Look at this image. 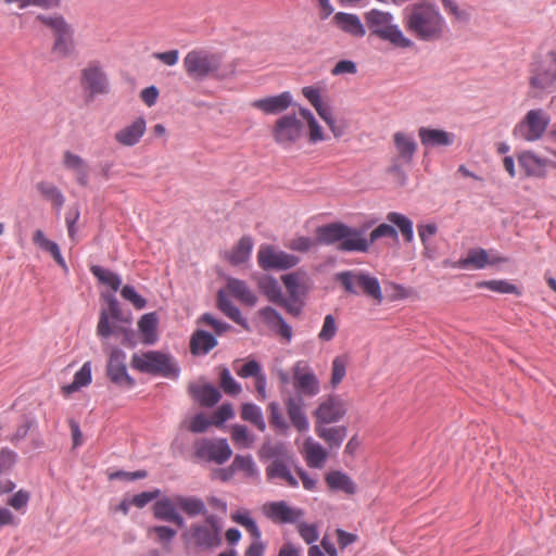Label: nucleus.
<instances>
[{"mask_svg":"<svg viewBox=\"0 0 556 556\" xmlns=\"http://www.w3.org/2000/svg\"><path fill=\"white\" fill-rule=\"evenodd\" d=\"M405 28L417 39L433 41L442 37L445 22L439 9L426 0H421L404 12Z\"/></svg>","mask_w":556,"mask_h":556,"instance_id":"obj_1","label":"nucleus"},{"mask_svg":"<svg viewBox=\"0 0 556 556\" xmlns=\"http://www.w3.org/2000/svg\"><path fill=\"white\" fill-rule=\"evenodd\" d=\"M271 455L276 457L265 468L268 481L295 489L299 486L300 479L305 490L314 491L316 489L317 481L302 467L296 466L291 456L285 455L282 444L274 446Z\"/></svg>","mask_w":556,"mask_h":556,"instance_id":"obj_2","label":"nucleus"},{"mask_svg":"<svg viewBox=\"0 0 556 556\" xmlns=\"http://www.w3.org/2000/svg\"><path fill=\"white\" fill-rule=\"evenodd\" d=\"M222 526L215 515H207L204 520L193 522L182 532L186 548L194 553L210 552L222 544Z\"/></svg>","mask_w":556,"mask_h":556,"instance_id":"obj_3","label":"nucleus"},{"mask_svg":"<svg viewBox=\"0 0 556 556\" xmlns=\"http://www.w3.org/2000/svg\"><path fill=\"white\" fill-rule=\"evenodd\" d=\"M317 240L323 244H338L342 252H367L369 242L357 228L342 223H331L317 228Z\"/></svg>","mask_w":556,"mask_h":556,"instance_id":"obj_4","label":"nucleus"},{"mask_svg":"<svg viewBox=\"0 0 556 556\" xmlns=\"http://www.w3.org/2000/svg\"><path fill=\"white\" fill-rule=\"evenodd\" d=\"M364 20L370 36L387 41L396 48L407 49L414 45L404 35L390 12L372 9L364 14Z\"/></svg>","mask_w":556,"mask_h":556,"instance_id":"obj_5","label":"nucleus"},{"mask_svg":"<svg viewBox=\"0 0 556 556\" xmlns=\"http://www.w3.org/2000/svg\"><path fill=\"white\" fill-rule=\"evenodd\" d=\"M36 21L47 26L53 37L51 53L59 58H70L75 52V30L73 26L61 14H38Z\"/></svg>","mask_w":556,"mask_h":556,"instance_id":"obj_6","label":"nucleus"},{"mask_svg":"<svg viewBox=\"0 0 556 556\" xmlns=\"http://www.w3.org/2000/svg\"><path fill=\"white\" fill-rule=\"evenodd\" d=\"M131 366L138 371L160 375L166 378L176 379L179 375V367L174 358L159 351L134 354L131 357Z\"/></svg>","mask_w":556,"mask_h":556,"instance_id":"obj_7","label":"nucleus"},{"mask_svg":"<svg viewBox=\"0 0 556 556\" xmlns=\"http://www.w3.org/2000/svg\"><path fill=\"white\" fill-rule=\"evenodd\" d=\"M184 68L192 80H203L207 77H215L222 65L218 54L202 49L189 51L184 58Z\"/></svg>","mask_w":556,"mask_h":556,"instance_id":"obj_8","label":"nucleus"},{"mask_svg":"<svg viewBox=\"0 0 556 556\" xmlns=\"http://www.w3.org/2000/svg\"><path fill=\"white\" fill-rule=\"evenodd\" d=\"M551 123L549 115L542 109H533L527 112L513 129V136L528 142L540 140Z\"/></svg>","mask_w":556,"mask_h":556,"instance_id":"obj_9","label":"nucleus"},{"mask_svg":"<svg viewBox=\"0 0 556 556\" xmlns=\"http://www.w3.org/2000/svg\"><path fill=\"white\" fill-rule=\"evenodd\" d=\"M337 280L349 293L358 294L359 290L367 296L372 298L378 303L383 300L380 283L377 278L361 271H341L337 275Z\"/></svg>","mask_w":556,"mask_h":556,"instance_id":"obj_10","label":"nucleus"},{"mask_svg":"<svg viewBox=\"0 0 556 556\" xmlns=\"http://www.w3.org/2000/svg\"><path fill=\"white\" fill-rule=\"evenodd\" d=\"M556 83V51L533 61L529 70V84L532 89L549 90Z\"/></svg>","mask_w":556,"mask_h":556,"instance_id":"obj_11","label":"nucleus"},{"mask_svg":"<svg viewBox=\"0 0 556 556\" xmlns=\"http://www.w3.org/2000/svg\"><path fill=\"white\" fill-rule=\"evenodd\" d=\"M291 374L293 388L300 395L313 397L320 392V381L306 361L295 362Z\"/></svg>","mask_w":556,"mask_h":556,"instance_id":"obj_12","label":"nucleus"},{"mask_svg":"<svg viewBox=\"0 0 556 556\" xmlns=\"http://www.w3.org/2000/svg\"><path fill=\"white\" fill-rule=\"evenodd\" d=\"M300 258L293 254L263 244L257 251V264L264 270H288L295 267Z\"/></svg>","mask_w":556,"mask_h":556,"instance_id":"obj_13","label":"nucleus"},{"mask_svg":"<svg viewBox=\"0 0 556 556\" xmlns=\"http://www.w3.org/2000/svg\"><path fill=\"white\" fill-rule=\"evenodd\" d=\"M193 450L195 457L218 465L225 464L232 455L226 439H200L194 442Z\"/></svg>","mask_w":556,"mask_h":556,"instance_id":"obj_14","label":"nucleus"},{"mask_svg":"<svg viewBox=\"0 0 556 556\" xmlns=\"http://www.w3.org/2000/svg\"><path fill=\"white\" fill-rule=\"evenodd\" d=\"M303 132V123L294 114H286L277 118L271 135L277 144L290 147L295 143Z\"/></svg>","mask_w":556,"mask_h":556,"instance_id":"obj_15","label":"nucleus"},{"mask_svg":"<svg viewBox=\"0 0 556 556\" xmlns=\"http://www.w3.org/2000/svg\"><path fill=\"white\" fill-rule=\"evenodd\" d=\"M80 86L91 97L109 92L108 76L99 62L91 61L81 70Z\"/></svg>","mask_w":556,"mask_h":556,"instance_id":"obj_16","label":"nucleus"},{"mask_svg":"<svg viewBox=\"0 0 556 556\" xmlns=\"http://www.w3.org/2000/svg\"><path fill=\"white\" fill-rule=\"evenodd\" d=\"M346 412V403L339 395H329L318 404L313 415L315 424L325 426L340 421Z\"/></svg>","mask_w":556,"mask_h":556,"instance_id":"obj_17","label":"nucleus"},{"mask_svg":"<svg viewBox=\"0 0 556 556\" xmlns=\"http://www.w3.org/2000/svg\"><path fill=\"white\" fill-rule=\"evenodd\" d=\"M517 161L527 177L543 179L548 174V168H556V163L541 157L533 151H522L517 155Z\"/></svg>","mask_w":556,"mask_h":556,"instance_id":"obj_18","label":"nucleus"},{"mask_svg":"<svg viewBox=\"0 0 556 556\" xmlns=\"http://www.w3.org/2000/svg\"><path fill=\"white\" fill-rule=\"evenodd\" d=\"M262 511L275 523H295L304 516L301 508L292 507L285 501L266 503Z\"/></svg>","mask_w":556,"mask_h":556,"instance_id":"obj_19","label":"nucleus"},{"mask_svg":"<svg viewBox=\"0 0 556 556\" xmlns=\"http://www.w3.org/2000/svg\"><path fill=\"white\" fill-rule=\"evenodd\" d=\"M393 142L396 156L393 159L391 170L397 172L402 165L412 163L417 150V143L410 135L402 131H397L393 135Z\"/></svg>","mask_w":556,"mask_h":556,"instance_id":"obj_20","label":"nucleus"},{"mask_svg":"<svg viewBox=\"0 0 556 556\" xmlns=\"http://www.w3.org/2000/svg\"><path fill=\"white\" fill-rule=\"evenodd\" d=\"M508 258L502 255H493L490 257L486 250L477 248L468 251V254L465 258H460L456 263V267L468 269H482L488 265H496L500 263H506Z\"/></svg>","mask_w":556,"mask_h":556,"instance_id":"obj_21","label":"nucleus"},{"mask_svg":"<svg viewBox=\"0 0 556 556\" xmlns=\"http://www.w3.org/2000/svg\"><path fill=\"white\" fill-rule=\"evenodd\" d=\"M293 103L290 91H283L277 96L257 99L251 102V106L262 111L264 114L276 115L289 109Z\"/></svg>","mask_w":556,"mask_h":556,"instance_id":"obj_22","label":"nucleus"},{"mask_svg":"<svg viewBox=\"0 0 556 556\" xmlns=\"http://www.w3.org/2000/svg\"><path fill=\"white\" fill-rule=\"evenodd\" d=\"M125 358L126 355L123 351L112 349L108 363V376L114 383L132 386L134 380L127 374Z\"/></svg>","mask_w":556,"mask_h":556,"instance_id":"obj_23","label":"nucleus"},{"mask_svg":"<svg viewBox=\"0 0 556 556\" xmlns=\"http://www.w3.org/2000/svg\"><path fill=\"white\" fill-rule=\"evenodd\" d=\"M281 281L291 299H300L311 288L309 277L303 269L282 275Z\"/></svg>","mask_w":556,"mask_h":556,"instance_id":"obj_24","label":"nucleus"},{"mask_svg":"<svg viewBox=\"0 0 556 556\" xmlns=\"http://www.w3.org/2000/svg\"><path fill=\"white\" fill-rule=\"evenodd\" d=\"M301 454L307 467L313 469L324 468L328 459L327 450L311 437L304 440Z\"/></svg>","mask_w":556,"mask_h":556,"instance_id":"obj_25","label":"nucleus"},{"mask_svg":"<svg viewBox=\"0 0 556 556\" xmlns=\"http://www.w3.org/2000/svg\"><path fill=\"white\" fill-rule=\"evenodd\" d=\"M146 129V119L143 117H137L129 125L117 130L114 135V139L123 147H132L141 140Z\"/></svg>","mask_w":556,"mask_h":556,"instance_id":"obj_26","label":"nucleus"},{"mask_svg":"<svg viewBox=\"0 0 556 556\" xmlns=\"http://www.w3.org/2000/svg\"><path fill=\"white\" fill-rule=\"evenodd\" d=\"M111 320L125 321L128 324V320L123 318L119 305L114 298L109 300L108 309L102 311L100 314L99 323L97 326V333L99 337L106 339L114 332V330L111 328Z\"/></svg>","mask_w":556,"mask_h":556,"instance_id":"obj_27","label":"nucleus"},{"mask_svg":"<svg viewBox=\"0 0 556 556\" xmlns=\"http://www.w3.org/2000/svg\"><path fill=\"white\" fill-rule=\"evenodd\" d=\"M177 507L176 497H164L154 504L153 515L159 520L173 522L181 528L185 526V519L177 511Z\"/></svg>","mask_w":556,"mask_h":556,"instance_id":"obj_28","label":"nucleus"},{"mask_svg":"<svg viewBox=\"0 0 556 556\" xmlns=\"http://www.w3.org/2000/svg\"><path fill=\"white\" fill-rule=\"evenodd\" d=\"M333 23L340 30L352 37L363 38L366 35V26L356 14L337 12Z\"/></svg>","mask_w":556,"mask_h":556,"instance_id":"obj_29","label":"nucleus"},{"mask_svg":"<svg viewBox=\"0 0 556 556\" xmlns=\"http://www.w3.org/2000/svg\"><path fill=\"white\" fill-rule=\"evenodd\" d=\"M287 413L293 427L305 432L309 428V422L304 412V402L301 396H289L286 402Z\"/></svg>","mask_w":556,"mask_h":556,"instance_id":"obj_30","label":"nucleus"},{"mask_svg":"<svg viewBox=\"0 0 556 556\" xmlns=\"http://www.w3.org/2000/svg\"><path fill=\"white\" fill-rule=\"evenodd\" d=\"M260 316L270 329L281 336L287 342L291 341L293 336L292 328L275 308L270 306L263 307L260 309Z\"/></svg>","mask_w":556,"mask_h":556,"instance_id":"obj_31","label":"nucleus"},{"mask_svg":"<svg viewBox=\"0 0 556 556\" xmlns=\"http://www.w3.org/2000/svg\"><path fill=\"white\" fill-rule=\"evenodd\" d=\"M420 142L426 148L447 147L454 141L455 136L443 129L421 127L418 130Z\"/></svg>","mask_w":556,"mask_h":556,"instance_id":"obj_32","label":"nucleus"},{"mask_svg":"<svg viewBox=\"0 0 556 556\" xmlns=\"http://www.w3.org/2000/svg\"><path fill=\"white\" fill-rule=\"evenodd\" d=\"M63 165L67 170H71L80 186L88 185L89 167L87 162L79 155L65 151L63 153Z\"/></svg>","mask_w":556,"mask_h":556,"instance_id":"obj_33","label":"nucleus"},{"mask_svg":"<svg viewBox=\"0 0 556 556\" xmlns=\"http://www.w3.org/2000/svg\"><path fill=\"white\" fill-rule=\"evenodd\" d=\"M315 433L326 442L329 448H339L346 438L348 429L345 426L328 427L315 424Z\"/></svg>","mask_w":556,"mask_h":556,"instance_id":"obj_34","label":"nucleus"},{"mask_svg":"<svg viewBox=\"0 0 556 556\" xmlns=\"http://www.w3.org/2000/svg\"><path fill=\"white\" fill-rule=\"evenodd\" d=\"M227 291L245 306H254L257 302L256 294L249 288L245 281L237 278L227 279Z\"/></svg>","mask_w":556,"mask_h":556,"instance_id":"obj_35","label":"nucleus"},{"mask_svg":"<svg viewBox=\"0 0 556 556\" xmlns=\"http://www.w3.org/2000/svg\"><path fill=\"white\" fill-rule=\"evenodd\" d=\"M189 392L204 407L214 406L222 397L218 389L212 384H190Z\"/></svg>","mask_w":556,"mask_h":556,"instance_id":"obj_36","label":"nucleus"},{"mask_svg":"<svg viewBox=\"0 0 556 556\" xmlns=\"http://www.w3.org/2000/svg\"><path fill=\"white\" fill-rule=\"evenodd\" d=\"M253 249V240L249 236H243L235 247L227 253V260L230 264L237 266L250 260Z\"/></svg>","mask_w":556,"mask_h":556,"instance_id":"obj_37","label":"nucleus"},{"mask_svg":"<svg viewBox=\"0 0 556 556\" xmlns=\"http://www.w3.org/2000/svg\"><path fill=\"white\" fill-rule=\"evenodd\" d=\"M325 481L330 490L342 491L349 495L356 492V485L352 479L344 472L334 470L326 475Z\"/></svg>","mask_w":556,"mask_h":556,"instance_id":"obj_38","label":"nucleus"},{"mask_svg":"<svg viewBox=\"0 0 556 556\" xmlns=\"http://www.w3.org/2000/svg\"><path fill=\"white\" fill-rule=\"evenodd\" d=\"M217 345V340L204 330L193 332L190 340V351L194 355L206 354Z\"/></svg>","mask_w":556,"mask_h":556,"instance_id":"obj_39","label":"nucleus"},{"mask_svg":"<svg viewBox=\"0 0 556 556\" xmlns=\"http://www.w3.org/2000/svg\"><path fill=\"white\" fill-rule=\"evenodd\" d=\"M157 323L155 313L144 314L138 321V328L144 344H153L157 340Z\"/></svg>","mask_w":556,"mask_h":556,"instance_id":"obj_40","label":"nucleus"},{"mask_svg":"<svg viewBox=\"0 0 556 556\" xmlns=\"http://www.w3.org/2000/svg\"><path fill=\"white\" fill-rule=\"evenodd\" d=\"M260 291L267 298V300L274 304L283 302L285 296L278 281L270 276L262 277L257 282Z\"/></svg>","mask_w":556,"mask_h":556,"instance_id":"obj_41","label":"nucleus"},{"mask_svg":"<svg viewBox=\"0 0 556 556\" xmlns=\"http://www.w3.org/2000/svg\"><path fill=\"white\" fill-rule=\"evenodd\" d=\"M91 382V363L86 362L81 368L74 375L73 382L62 387V392L70 395Z\"/></svg>","mask_w":556,"mask_h":556,"instance_id":"obj_42","label":"nucleus"},{"mask_svg":"<svg viewBox=\"0 0 556 556\" xmlns=\"http://www.w3.org/2000/svg\"><path fill=\"white\" fill-rule=\"evenodd\" d=\"M177 506L189 517L206 514V506L201 498L194 496H176Z\"/></svg>","mask_w":556,"mask_h":556,"instance_id":"obj_43","label":"nucleus"},{"mask_svg":"<svg viewBox=\"0 0 556 556\" xmlns=\"http://www.w3.org/2000/svg\"><path fill=\"white\" fill-rule=\"evenodd\" d=\"M217 303L218 308L232 321L243 327L247 326V320L242 317L240 309L225 295L223 291L218 292Z\"/></svg>","mask_w":556,"mask_h":556,"instance_id":"obj_44","label":"nucleus"},{"mask_svg":"<svg viewBox=\"0 0 556 556\" xmlns=\"http://www.w3.org/2000/svg\"><path fill=\"white\" fill-rule=\"evenodd\" d=\"M37 191L48 201H50L55 207L60 208L63 206L65 199L60 189L49 181H39L36 185Z\"/></svg>","mask_w":556,"mask_h":556,"instance_id":"obj_45","label":"nucleus"},{"mask_svg":"<svg viewBox=\"0 0 556 556\" xmlns=\"http://www.w3.org/2000/svg\"><path fill=\"white\" fill-rule=\"evenodd\" d=\"M387 220L393 225H395L404 240L406 242H412L414 239V230H413V222L405 215L397 212H390L387 215Z\"/></svg>","mask_w":556,"mask_h":556,"instance_id":"obj_46","label":"nucleus"},{"mask_svg":"<svg viewBox=\"0 0 556 556\" xmlns=\"http://www.w3.org/2000/svg\"><path fill=\"white\" fill-rule=\"evenodd\" d=\"M241 418L254 425L260 431H264L266 429L262 409L253 403H245L242 405Z\"/></svg>","mask_w":556,"mask_h":556,"instance_id":"obj_47","label":"nucleus"},{"mask_svg":"<svg viewBox=\"0 0 556 556\" xmlns=\"http://www.w3.org/2000/svg\"><path fill=\"white\" fill-rule=\"evenodd\" d=\"M231 440L238 448H251L255 442V437L245 426L233 425L231 427Z\"/></svg>","mask_w":556,"mask_h":556,"instance_id":"obj_48","label":"nucleus"},{"mask_svg":"<svg viewBox=\"0 0 556 556\" xmlns=\"http://www.w3.org/2000/svg\"><path fill=\"white\" fill-rule=\"evenodd\" d=\"M477 288H485L490 291L502 293V294H516L519 295L520 291L517 286L510 283L507 280H486L477 283Z\"/></svg>","mask_w":556,"mask_h":556,"instance_id":"obj_49","label":"nucleus"},{"mask_svg":"<svg viewBox=\"0 0 556 556\" xmlns=\"http://www.w3.org/2000/svg\"><path fill=\"white\" fill-rule=\"evenodd\" d=\"M90 270L101 283L106 285L113 291H117L119 289L122 280L115 273L97 265L92 266Z\"/></svg>","mask_w":556,"mask_h":556,"instance_id":"obj_50","label":"nucleus"},{"mask_svg":"<svg viewBox=\"0 0 556 556\" xmlns=\"http://www.w3.org/2000/svg\"><path fill=\"white\" fill-rule=\"evenodd\" d=\"M348 357L345 355L336 356L331 364L330 384L336 388L342 382L346 375Z\"/></svg>","mask_w":556,"mask_h":556,"instance_id":"obj_51","label":"nucleus"},{"mask_svg":"<svg viewBox=\"0 0 556 556\" xmlns=\"http://www.w3.org/2000/svg\"><path fill=\"white\" fill-rule=\"evenodd\" d=\"M232 470L242 471L247 477H256L258 473L257 467L252 456L237 455L231 464Z\"/></svg>","mask_w":556,"mask_h":556,"instance_id":"obj_52","label":"nucleus"},{"mask_svg":"<svg viewBox=\"0 0 556 556\" xmlns=\"http://www.w3.org/2000/svg\"><path fill=\"white\" fill-rule=\"evenodd\" d=\"M240 361H236L233 363V369L236 374L241 378H250L254 379L262 374V367L258 362L255 359H250L241 366H238Z\"/></svg>","mask_w":556,"mask_h":556,"instance_id":"obj_53","label":"nucleus"},{"mask_svg":"<svg viewBox=\"0 0 556 556\" xmlns=\"http://www.w3.org/2000/svg\"><path fill=\"white\" fill-rule=\"evenodd\" d=\"M18 459L16 452L9 447L0 450V475L9 473L13 470Z\"/></svg>","mask_w":556,"mask_h":556,"instance_id":"obj_54","label":"nucleus"},{"mask_svg":"<svg viewBox=\"0 0 556 556\" xmlns=\"http://www.w3.org/2000/svg\"><path fill=\"white\" fill-rule=\"evenodd\" d=\"M29 500L30 493L24 489H20L11 497H9L8 505L14 510L24 514L28 506Z\"/></svg>","mask_w":556,"mask_h":556,"instance_id":"obj_55","label":"nucleus"},{"mask_svg":"<svg viewBox=\"0 0 556 556\" xmlns=\"http://www.w3.org/2000/svg\"><path fill=\"white\" fill-rule=\"evenodd\" d=\"M295 523L300 536L306 544L313 545V543H315L318 540L319 533L318 528L315 523H306L299 521Z\"/></svg>","mask_w":556,"mask_h":556,"instance_id":"obj_56","label":"nucleus"},{"mask_svg":"<svg viewBox=\"0 0 556 556\" xmlns=\"http://www.w3.org/2000/svg\"><path fill=\"white\" fill-rule=\"evenodd\" d=\"M338 331L336 318L332 315H326L323 327L318 333V339L324 342L332 340Z\"/></svg>","mask_w":556,"mask_h":556,"instance_id":"obj_57","label":"nucleus"},{"mask_svg":"<svg viewBox=\"0 0 556 556\" xmlns=\"http://www.w3.org/2000/svg\"><path fill=\"white\" fill-rule=\"evenodd\" d=\"M220 387L225 393L230 395H237L241 392V386L231 377L227 368H224L220 372Z\"/></svg>","mask_w":556,"mask_h":556,"instance_id":"obj_58","label":"nucleus"},{"mask_svg":"<svg viewBox=\"0 0 556 556\" xmlns=\"http://www.w3.org/2000/svg\"><path fill=\"white\" fill-rule=\"evenodd\" d=\"M152 533L155 534L157 542H160L164 545L167 543H170L172 540L177 534L176 530H174L169 527H166V526H155V527L150 528L148 530V534L151 535Z\"/></svg>","mask_w":556,"mask_h":556,"instance_id":"obj_59","label":"nucleus"},{"mask_svg":"<svg viewBox=\"0 0 556 556\" xmlns=\"http://www.w3.org/2000/svg\"><path fill=\"white\" fill-rule=\"evenodd\" d=\"M121 295L126 301L130 302L137 309H142L147 304V301L139 295L131 286H124L121 290Z\"/></svg>","mask_w":556,"mask_h":556,"instance_id":"obj_60","label":"nucleus"},{"mask_svg":"<svg viewBox=\"0 0 556 556\" xmlns=\"http://www.w3.org/2000/svg\"><path fill=\"white\" fill-rule=\"evenodd\" d=\"M383 237H390V238L396 239L397 238V232H396V230L391 225H389V224H380L378 227H376L370 232V238L367 239V241L369 242V247L376 240H378L380 238H383Z\"/></svg>","mask_w":556,"mask_h":556,"instance_id":"obj_61","label":"nucleus"},{"mask_svg":"<svg viewBox=\"0 0 556 556\" xmlns=\"http://www.w3.org/2000/svg\"><path fill=\"white\" fill-rule=\"evenodd\" d=\"M269 412V421L270 424L278 429H287L288 424L282 416L279 404L276 402H271L268 405Z\"/></svg>","mask_w":556,"mask_h":556,"instance_id":"obj_62","label":"nucleus"},{"mask_svg":"<svg viewBox=\"0 0 556 556\" xmlns=\"http://www.w3.org/2000/svg\"><path fill=\"white\" fill-rule=\"evenodd\" d=\"M233 417V408L231 404L220 405L212 416V422L214 426H222L226 420Z\"/></svg>","mask_w":556,"mask_h":556,"instance_id":"obj_63","label":"nucleus"},{"mask_svg":"<svg viewBox=\"0 0 556 556\" xmlns=\"http://www.w3.org/2000/svg\"><path fill=\"white\" fill-rule=\"evenodd\" d=\"M33 242L38 245L41 250L49 252L52 254L53 252H56V249L59 245L46 238L42 230L38 229L33 235Z\"/></svg>","mask_w":556,"mask_h":556,"instance_id":"obj_64","label":"nucleus"}]
</instances>
